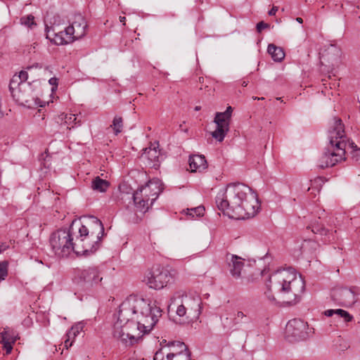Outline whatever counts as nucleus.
Here are the masks:
<instances>
[{"mask_svg":"<svg viewBox=\"0 0 360 360\" xmlns=\"http://www.w3.org/2000/svg\"><path fill=\"white\" fill-rule=\"evenodd\" d=\"M8 248V245L6 243H1V244H0L1 253L3 251L6 250Z\"/></svg>","mask_w":360,"mask_h":360,"instance_id":"4c0bfd02","label":"nucleus"},{"mask_svg":"<svg viewBox=\"0 0 360 360\" xmlns=\"http://www.w3.org/2000/svg\"><path fill=\"white\" fill-rule=\"evenodd\" d=\"M250 317L242 311H238L234 316L233 323L235 325L246 323L250 322Z\"/></svg>","mask_w":360,"mask_h":360,"instance_id":"393cba45","label":"nucleus"},{"mask_svg":"<svg viewBox=\"0 0 360 360\" xmlns=\"http://www.w3.org/2000/svg\"><path fill=\"white\" fill-rule=\"evenodd\" d=\"M75 275L78 282L88 288L97 285L103 280L99 267L94 266L77 269Z\"/></svg>","mask_w":360,"mask_h":360,"instance_id":"ddd939ff","label":"nucleus"},{"mask_svg":"<svg viewBox=\"0 0 360 360\" xmlns=\"http://www.w3.org/2000/svg\"><path fill=\"white\" fill-rule=\"evenodd\" d=\"M49 83L52 86L51 91L53 92L57 89L58 87V79L56 77H51L49 80Z\"/></svg>","mask_w":360,"mask_h":360,"instance_id":"473e14b6","label":"nucleus"},{"mask_svg":"<svg viewBox=\"0 0 360 360\" xmlns=\"http://www.w3.org/2000/svg\"><path fill=\"white\" fill-rule=\"evenodd\" d=\"M189 166L191 172H201L206 169L207 161L204 155H193L189 158Z\"/></svg>","mask_w":360,"mask_h":360,"instance_id":"a211bd4d","label":"nucleus"},{"mask_svg":"<svg viewBox=\"0 0 360 360\" xmlns=\"http://www.w3.org/2000/svg\"><path fill=\"white\" fill-rule=\"evenodd\" d=\"M200 108L199 106H196V107L195 108V110H200Z\"/></svg>","mask_w":360,"mask_h":360,"instance_id":"c03bdc74","label":"nucleus"},{"mask_svg":"<svg viewBox=\"0 0 360 360\" xmlns=\"http://www.w3.org/2000/svg\"><path fill=\"white\" fill-rule=\"evenodd\" d=\"M143 157L148 159L151 163H153V167H156L158 165L159 162L160 151L158 150L155 147L146 148L144 150Z\"/></svg>","mask_w":360,"mask_h":360,"instance_id":"412c9836","label":"nucleus"},{"mask_svg":"<svg viewBox=\"0 0 360 360\" xmlns=\"http://www.w3.org/2000/svg\"><path fill=\"white\" fill-rule=\"evenodd\" d=\"M312 232L314 233H319L321 235L327 236L329 233V231L324 228L322 225H314L311 229Z\"/></svg>","mask_w":360,"mask_h":360,"instance_id":"2f4dec72","label":"nucleus"},{"mask_svg":"<svg viewBox=\"0 0 360 360\" xmlns=\"http://www.w3.org/2000/svg\"><path fill=\"white\" fill-rule=\"evenodd\" d=\"M269 27V25L264 22H259L257 24V32H262L264 29L266 28Z\"/></svg>","mask_w":360,"mask_h":360,"instance_id":"72a5a7b5","label":"nucleus"},{"mask_svg":"<svg viewBox=\"0 0 360 360\" xmlns=\"http://www.w3.org/2000/svg\"><path fill=\"white\" fill-rule=\"evenodd\" d=\"M324 315L328 317L337 315L338 317L342 318L345 322H349L353 319V316L350 314L341 309L326 310Z\"/></svg>","mask_w":360,"mask_h":360,"instance_id":"4be33fe9","label":"nucleus"},{"mask_svg":"<svg viewBox=\"0 0 360 360\" xmlns=\"http://www.w3.org/2000/svg\"><path fill=\"white\" fill-rule=\"evenodd\" d=\"M359 293V290L357 287L340 288L333 291V297L342 306L349 307L356 302Z\"/></svg>","mask_w":360,"mask_h":360,"instance_id":"2eb2a0df","label":"nucleus"},{"mask_svg":"<svg viewBox=\"0 0 360 360\" xmlns=\"http://www.w3.org/2000/svg\"><path fill=\"white\" fill-rule=\"evenodd\" d=\"M74 338H69L66 335V339L64 341V347L66 349H68L70 347L72 346Z\"/></svg>","mask_w":360,"mask_h":360,"instance_id":"f704fd0d","label":"nucleus"},{"mask_svg":"<svg viewBox=\"0 0 360 360\" xmlns=\"http://www.w3.org/2000/svg\"><path fill=\"white\" fill-rule=\"evenodd\" d=\"M209 296H210V295L208 293H206V294L204 295V297L205 299H207L209 297Z\"/></svg>","mask_w":360,"mask_h":360,"instance_id":"37998d69","label":"nucleus"},{"mask_svg":"<svg viewBox=\"0 0 360 360\" xmlns=\"http://www.w3.org/2000/svg\"><path fill=\"white\" fill-rule=\"evenodd\" d=\"M161 312L160 307L151 305L146 300L129 297L120 306L114 337L126 346L133 345L153 329Z\"/></svg>","mask_w":360,"mask_h":360,"instance_id":"f257e3e1","label":"nucleus"},{"mask_svg":"<svg viewBox=\"0 0 360 360\" xmlns=\"http://www.w3.org/2000/svg\"><path fill=\"white\" fill-rule=\"evenodd\" d=\"M172 280L170 271L160 266H153L148 269L143 278V281L150 288L160 290L165 287Z\"/></svg>","mask_w":360,"mask_h":360,"instance_id":"9b49d317","label":"nucleus"},{"mask_svg":"<svg viewBox=\"0 0 360 360\" xmlns=\"http://www.w3.org/2000/svg\"><path fill=\"white\" fill-rule=\"evenodd\" d=\"M162 183L158 179L150 180L145 186H141L136 191V193H141V195L150 201V205H153L155 200L162 192Z\"/></svg>","mask_w":360,"mask_h":360,"instance_id":"dca6fc26","label":"nucleus"},{"mask_svg":"<svg viewBox=\"0 0 360 360\" xmlns=\"http://www.w3.org/2000/svg\"><path fill=\"white\" fill-rule=\"evenodd\" d=\"M8 263L6 261L0 262V281H4L8 275Z\"/></svg>","mask_w":360,"mask_h":360,"instance_id":"c756f323","label":"nucleus"},{"mask_svg":"<svg viewBox=\"0 0 360 360\" xmlns=\"http://www.w3.org/2000/svg\"><path fill=\"white\" fill-rule=\"evenodd\" d=\"M278 8L277 6H273L272 8L269 11V15H274L278 11Z\"/></svg>","mask_w":360,"mask_h":360,"instance_id":"e433bc0d","label":"nucleus"},{"mask_svg":"<svg viewBox=\"0 0 360 360\" xmlns=\"http://www.w3.org/2000/svg\"><path fill=\"white\" fill-rule=\"evenodd\" d=\"M314 333V328L303 320H290L285 327V337L290 342L304 340Z\"/></svg>","mask_w":360,"mask_h":360,"instance_id":"f8f14e48","label":"nucleus"},{"mask_svg":"<svg viewBox=\"0 0 360 360\" xmlns=\"http://www.w3.org/2000/svg\"><path fill=\"white\" fill-rule=\"evenodd\" d=\"M184 321H197L202 313V302L200 295L195 291L184 292L178 300L169 306V310H174Z\"/></svg>","mask_w":360,"mask_h":360,"instance_id":"423d86ee","label":"nucleus"},{"mask_svg":"<svg viewBox=\"0 0 360 360\" xmlns=\"http://www.w3.org/2000/svg\"><path fill=\"white\" fill-rule=\"evenodd\" d=\"M269 282L270 284H266L268 291L265 294L270 301L275 300L271 294V291H274L281 295L283 302L295 304L304 289V281L292 268L277 270L271 275Z\"/></svg>","mask_w":360,"mask_h":360,"instance_id":"7ed1b4c3","label":"nucleus"},{"mask_svg":"<svg viewBox=\"0 0 360 360\" xmlns=\"http://www.w3.org/2000/svg\"><path fill=\"white\" fill-rule=\"evenodd\" d=\"M46 38L51 39V34H50V31L49 30L47 31Z\"/></svg>","mask_w":360,"mask_h":360,"instance_id":"a19ab883","label":"nucleus"},{"mask_svg":"<svg viewBox=\"0 0 360 360\" xmlns=\"http://www.w3.org/2000/svg\"><path fill=\"white\" fill-rule=\"evenodd\" d=\"M242 85H243V86H246L248 85V82H245V81H244V82H243Z\"/></svg>","mask_w":360,"mask_h":360,"instance_id":"79ce46f5","label":"nucleus"},{"mask_svg":"<svg viewBox=\"0 0 360 360\" xmlns=\"http://www.w3.org/2000/svg\"><path fill=\"white\" fill-rule=\"evenodd\" d=\"M133 200L136 211L142 213H145L151 206L150 201L142 196L141 193L134 192L133 194Z\"/></svg>","mask_w":360,"mask_h":360,"instance_id":"aec40b11","label":"nucleus"},{"mask_svg":"<svg viewBox=\"0 0 360 360\" xmlns=\"http://www.w3.org/2000/svg\"><path fill=\"white\" fill-rule=\"evenodd\" d=\"M267 51L271 55L272 59L276 62H281L285 57V53L282 48L278 47L274 44H269L267 48Z\"/></svg>","mask_w":360,"mask_h":360,"instance_id":"5701e85b","label":"nucleus"},{"mask_svg":"<svg viewBox=\"0 0 360 360\" xmlns=\"http://www.w3.org/2000/svg\"><path fill=\"white\" fill-rule=\"evenodd\" d=\"M153 360H191V353L183 342H170L158 350Z\"/></svg>","mask_w":360,"mask_h":360,"instance_id":"9d476101","label":"nucleus"},{"mask_svg":"<svg viewBox=\"0 0 360 360\" xmlns=\"http://www.w3.org/2000/svg\"><path fill=\"white\" fill-rule=\"evenodd\" d=\"M215 202L224 214L236 219L253 217L259 208L256 193L250 187L240 183L229 184L220 188Z\"/></svg>","mask_w":360,"mask_h":360,"instance_id":"f03ea898","label":"nucleus"},{"mask_svg":"<svg viewBox=\"0 0 360 360\" xmlns=\"http://www.w3.org/2000/svg\"><path fill=\"white\" fill-rule=\"evenodd\" d=\"M20 23L29 28H32L36 25L34 17L32 15H27L20 18Z\"/></svg>","mask_w":360,"mask_h":360,"instance_id":"cd10ccee","label":"nucleus"},{"mask_svg":"<svg viewBox=\"0 0 360 360\" xmlns=\"http://www.w3.org/2000/svg\"><path fill=\"white\" fill-rule=\"evenodd\" d=\"M230 257L231 263L229 265L231 266V273L233 277L238 278L240 276L241 271L244 266L243 259L235 255H231Z\"/></svg>","mask_w":360,"mask_h":360,"instance_id":"6ab92c4d","label":"nucleus"},{"mask_svg":"<svg viewBox=\"0 0 360 360\" xmlns=\"http://www.w3.org/2000/svg\"><path fill=\"white\" fill-rule=\"evenodd\" d=\"M232 111V108L228 106L224 112L216 113L214 122L217 125V128L212 132V136L219 142L224 139L229 130V121L231 117Z\"/></svg>","mask_w":360,"mask_h":360,"instance_id":"4468645a","label":"nucleus"},{"mask_svg":"<svg viewBox=\"0 0 360 360\" xmlns=\"http://www.w3.org/2000/svg\"><path fill=\"white\" fill-rule=\"evenodd\" d=\"M17 335L15 332L9 328H4V331L0 333V342L3 344V347L6 349V354H9L12 349V345L16 341Z\"/></svg>","mask_w":360,"mask_h":360,"instance_id":"f3484780","label":"nucleus"},{"mask_svg":"<svg viewBox=\"0 0 360 360\" xmlns=\"http://www.w3.org/2000/svg\"><path fill=\"white\" fill-rule=\"evenodd\" d=\"M27 72L21 70L18 75H14L9 84V91L13 99L23 105H30L34 96L30 83L26 82Z\"/></svg>","mask_w":360,"mask_h":360,"instance_id":"6e6552de","label":"nucleus"},{"mask_svg":"<svg viewBox=\"0 0 360 360\" xmlns=\"http://www.w3.org/2000/svg\"><path fill=\"white\" fill-rule=\"evenodd\" d=\"M60 120L64 121V122L68 125H70L74 123L76 125L77 117L75 114H64L63 113L60 115Z\"/></svg>","mask_w":360,"mask_h":360,"instance_id":"c85d7f7f","label":"nucleus"},{"mask_svg":"<svg viewBox=\"0 0 360 360\" xmlns=\"http://www.w3.org/2000/svg\"><path fill=\"white\" fill-rule=\"evenodd\" d=\"M259 98V97H253V99H254V100H257V98Z\"/></svg>","mask_w":360,"mask_h":360,"instance_id":"49530a36","label":"nucleus"},{"mask_svg":"<svg viewBox=\"0 0 360 360\" xmlns=\"http://www.w3.org/2000/svg\"><path fill=\"white\" fill-rule=\"evenodd\" d=\"M296 21L297 22L300 23V24H302L303 22L302 18H299V17L296 18Z\"/></svg>","mask_w":360,"mask_h":360,"instance_id":"ea45409f","label":"nucleus"},{"mask_svg":"<svg viewBox=\"0 0 360 360\" xmlns=\"http://www.w3.org/2000/svg\"><path fill=\"white\" fill-rule=\"evenodd\" d=\"M205 208L202 206H198L194 208L187 209L186 214L190 219L201 217L204 214Z\"/></svg>","mask_w":360,"mask_h":360,"instance_id":"a878e982","label":"nucleus"},{"mask_svg":"<svg viewBox=\"0 0 360 360\" xmlns=\"http://www.w3.org/2000/svg\"><path fill=\"white\" fill-rule=\"evenodd\" d=\"M77 226V221H72L68 229H60L52 233L50 245L56 255L59 257H68L72 252H75Z\"/></svg>","mask_w":360,"mask_h":360,"instance_id":"0eeeda50","label":"nucleus"},{"mask_svg":"<svg viewBox=\"0 0 360 360\" xmlns=\"http://www.w3.org/2000/svg\"><path fill=\"white\" fill-rule=\"evenodd\" d=\"M347 148L360 152V148L353 141L347 140L345 136L344 125L339 118H334L333 129L330 131L329 146L318 161L320 168L333 167L345 159V150Z\"/></svg>","mask_w":360,"mask_h":360,"instance_id":"20e7f679","label":"nucleus"},{"mask_svg":"<svg viewBox=\"0 0 360 360\" xmlns=\"http://www.w3.org/2000/svg\"><path fill=\"white\" fill-rule=\"evenodd\" d=\"M87 23L82 14L74 15L70 25L64 31L53 34L51 41L56 45H63L79 39L86 33Z\"/></svg>","mask_w":360,"mask_h":360,"instance_id":"1a4fd4ad","label":"nucleus"},{"mask_svg":"<svg viewBox=\"0 0 360 360\" xmlns=\"http://www.w3.org/2000/svg\"><path fill=\"white\" fill-rule=\"evenodd\" d=\"M125 19H126V18H125V17H122V16H120V21L121 22H122V23H123V25H124Z\"/></svg>","mask_w":360,"mask_h":360,"instance_id":"58836bf2","label":"nucleus"},{"mask_svg":"<svg viewBox=\"0 0 360 360\" xmlns=\"http://www.w3.org/2000/svg\"><path fill=\"white\" fill-rule=\"evenodd\" d=\"M110 184L108 181L101 179L99 176L94 178L91 183V188L93 190L105 192L109 187Z\"/></svg>","mask_w":360,"mask_h":360,"instance_id":"b1692460","label":"nucleus"},{"mask_svg":"<svg viewBox=\"0 0 360 360\" xmlns=\"http://www.w3.org/2000/svg\"><path fill=\"white\" fill-rule=\"evenodd\" d=\"M263 99H264V98H263V97H262V98H257V100H263Z\"/></svg>","mask_w":360,"mask_h":360,"instance_id":"a18cd8bd","label":"nucleus"},{"mask_svg":"<svg viewBox=\"0 0 360 360\" xmlns=\"http://www.w3.org/2000/svg\"><path fill=\"white\" fill-rule=\"evenodd\" d=\"M77 229L75 241V253L88 257L93 255L100 247L104 235L102 222L95 217H91L86 224L77 221Z\"/></svg>","mask_w":360,"mask_h":360,"instance_id":"39448f33","label":"nucleus"},{"mask_svg":"<svg viewBox=\"0 0 360 360\" xmlns=\"http://www.w3.org/2000/svg\"><path fill=\"white\" fill-rule=\"evenodd\" d=\"M110 127L112 128L116 135L120 133L123 127L122 118L120 116H115L112 120V123L110 125Z\"/></svg>","mask_w":360,"mask_h":360,"instance_id":"bb28decb","label":"nucleus"},{"mask_svg":"<svg viewBox=\"0 0 360 360\" xmlns=\"http://www.w3.org/2000/svg\"><path fill=\"white\" fill-rule=\"evenodd\" d=\"M328 51L335 53L338 56L340 54V49L334 45L330 46V47L328 48Z\"/></svg>","mask_w":360,"mask_h":360,"instance_id":"c9c22d12","label":"nucleus"},{"mask_svg":"<svg viewBox=\"0 0 360 360\" xmlns=\"http://www.w3.org/2000/svg\"><path fill=\"white\" fill-rule=\"evenodd\" d=\"M82 330V326L80 323H79L72 327L71 329L69 331H68L66 335L69 338H75L77 335L79 333V331Z\"/></svg>","mask_w":360,"mask_h":360,"instance_id":"7c9ffc66","label":"nucleus"}]
</instances>
